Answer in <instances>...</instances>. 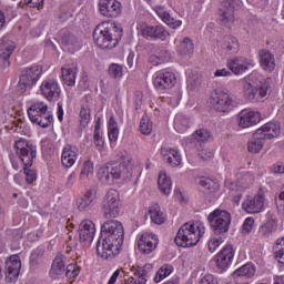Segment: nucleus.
Listing matches in <instances>:
<instances>
[{"label": "nucleus", "instance_id": "obj_1", "mask_svg": "<svg viewBox=\"0 0 284 284\" xmlns=\"http://www.w3.org/2000/svg\"><path fill=\"white\" fill-rule=\"evenodd\" d=\"M125 239L123 224L116 220H109L101 226V237L97 243L98 256L105 261L119 256L121 245Z\"/></svg>", "mask_w": 284, "mask_h": 284}, {"label": "nucleus", "instance_id": "obj_2", "mask_svg": "<svg viewBox=\"0 0 284 284\" xmlns=\"http://www.w3.org/2000/svg\"><path fill=\"white\" fill-rule=\"evenodd\" d=\"M121 39H123V28L112 21L99 23L93 30V41L102 50L116 48Z\"/></svg>", "mask_w": 284, "mask_h": 284}, {"label": "nucleus", "instance_id": "obj_3", "mask_svg": "<svg viewBox=\"0 0 284 284\" xmlns=\"http://www.w3.org/2000/svg\"><path fill=\"white\" fill-rule=\"evenodd\" d=\"M130 165H132V156L125 155L122 159V163L113 162L105 166H101L98 170V179L103 185H112L114 181H128L132 173L130 172Z\"/></svg>", "mask_w": 284, "mask_h": 284}, {"label": "nucleus", "instance_id": "obj_4", "mask_svg": "<svg viewBox=\"0 0 284 284\" xmlns=\"http://www.w3.org/2000/svg\"><path fill=\"white\" fill-rule=\"evenodd\" d=\"M14 150L17 156H19L24 165L23 170L27 183H34V181H37V171L30 168H32V163H34V159H37V146L28 142V140L20 138L14 142Z\"/></svg>", "mask_w": 284, "mask_h": 284}, {"label": "nucleus", "instance_id": "obj_5", "mask_svg": "<svg viewBox=\"0 0 284 284\" xmlns=\"http://www.w3.org/2000/svg\"><path fill=\"white\" fill-rule=\"evenodd\" d=\"M204 234L203 224L186 222L179 229L174 242L179 247H194Z\"/></svg>", "mask_w": 284, "mask_h": 284}, {"label": "nucleus", "instance_id": "obj_6", "mask_svg": "<svg viewBox=\"0 0 284 284\" xmlns=\"http://www.w3.org/2000/svg\"><path fill=\"white\" fill-rule=\"evenodd\" d=\"M27 112L31 123H36L40 128H50L52 125L53 116L48 103L37 101L31 104Z\"/></svg>", "mask_w": 284, "mask_h": 284}, {"label": "nucleus", "instance_id": "obj_7", "mask_svg": "<svg viewBox=\"0 0 284 284\" xmlns=\"http://www.w3.org/2000/svg\"><path fill=\"white\" fill-rule=\"evenodd\" d=\"M41 74H43V67L33 64L31 67L26 68L20 73V79L18 82V90L20 92H28V90H32L39 79H41Z\"/></svg>", "mask_w": 284, "mask_h": 284}, {"label": "nucleus", "instance_id": "obj_8", "mask_svg": "<svg viewBox=\"0 0 284 284\" xmlns=\"http://www.w3.org/2000/svg\"><path fill=\"white\" fill-rule=\"evenodd\" d=\"M207 221L214 234H225L230 231L232 215L225 210L216 209L209 214Z\"/></svg>", "mask_w": 284, "mask_h": 284}, {"label": "nucleus", "instance_id": "obj_9", "mask_svg": "<svg viewBox=\"0 0 284 284\" xmlns=\"http://www.w3.org/2000/svg\"><path fill=\"white\" fill-rule=\"evenodd\" d=\"M210 104L217 112H230L236 105V101L226 89H216L210 98Z\"/></svg>", "mask_w": 284, "mask_h": 284}, {"label": "nucleus", "instance_id": "obj_10", "mask_svg": "<svg viewBox=\"0 0 284 284\" xmlns=\"http://www.w3.org/2000/svg\"><path fill=\"white\" fill-rule=\"evenodd\" d=\"M121 212V197L119 191L110 189L102 201V214L104 219H116Z\"/></svg>", "mask_w": 284, "mask_h": 284}, {"label": "nucleus", "instance_id": "obj_11", "mask_svg": "<svg viewBox=\"0 0 284 284\" xmlns=\"http://www.w3.org/2000/svg\"><path fill=\"white\" fill-rule=\"evenodd\" d=\"M256 88L258 84L256 83V73H252L245 78L243 83V97L246 101H263V97L265 94V89H260V92L256 93Z\"/></svg>", "mask_w": 284, "mask_h": 284}, {"label": "nucleus", "instance_id": "obj_12", "mask_svg": "<svg viewBox=\"0 0 284 284\" xmlns=\"http://www.w3.org/2000/svg\"><path fill=\"white\" fill-rule=\"evenodd\" d=\"M241 6V0H223L220 6L219 21L222 26L234 23V10Z\"/></svg>", "mask_w": 284, "mask_h": 284}, {"label": "nucleus", "instance_id": "obj_13", "mask_svg": "<svg viewBox=\"0 0 284 284\" xmlns=\"http://www.w3.org/2000/svg\"><path fill=\"white\" fill-rule=\"evenodd\" d=\"M234 246L226 244L213 258L220 272H226L234 261Z\"/></svg>", "mask_w": 284, "mask_h": 284}, {"label": "nucleus", "instance_id": "obj_14", "mask_svg": "<svg viewBox=\"0 0 284 284\" xmlns=\"http://www.w3.org/2000/svg\"><path fill=\"white\" fill-rule=\"evenodd\" d=\"M14 41L4 37L0 40V74H3L10 68V55L14 52Z\"/></svg>", "mask_w": 284, "mask_h": 284}, {"label": "nucleus", "instance_id": "obj_15", "mask_svg": "<svg viewBox=\"0 0 284 284\" xmlns=\"http://www.w3.org/2000/svg\"><path fill=\"white\" fill-rule=\"evenodd\" d=\"M40 92L47 101H59L61 99V87L54 79L43 80L40 85Z\"/></svg>", "mask_w": 284, "mask_h": 284}, {"label": "nucleus", "instance_id": "obj_16", "mask_svg": "<svg viewBox=\"0 0 284 284\" xmlns=\"http://www.w3.org/2000/svg\"><path fill=\"white\" fill-rule=\"evenodd\" d=\"M176 84V75L171 71H160L155 74L153 80V85L158 92H164V90H170Z\"/></svg>", "mask_w": 284, "mask_h": 284}, {"label": "nucleus", "instance_id": "obj_17", "mask_svg": "<svg viewBox=\"0 0 284 284\" xmlns=\"http://www.w3.org/2000/svg\"><path fill=\"white\" fill-rule=\"evenodd\" d=\"M264 205L265 194L263 191H260L254 196H248L245 199L242 204V209L244 212H247V214H258L260 212H263Z\"/></svg>", "mask_w": 284, "mask_h": 284}, {"label": "nucleus", "instance_id": "obj_18", "mask_svg": "<svg viewBox=\"0 0 284 284\" xmlns=\"http://www.w3.org/2000/svg\"><path fill=\"white\" fill-rule=\"evenodd\" d=\"M140 34L144 39H160V41H165L168 37H170V32L165 29V27L159 26H148L142 24L140 26Z\"/></svg>", "mask_w": 284, "mask_h": 284}, {"label": "nucleus", "instance_id": "obj_19", "mask_svg": "<svg viewBox=\"0 0 284 284\" xmlns=\"http://www.w3.org/2000/svg\"><path fill=\"white\" fill-rule=\"evenodd\" d=\"M21 272V257L19 255H11L6 261V282L16 283Z\"/></svg>", "mask_w": 284, "mask_h": 284}, {"label": "nucleus", "instance_id": "obj_20", "mask_svg": "<svg viewBox=\"0 0 284 284\" xmlns=\"http://www.w3.org/2000/svg\"><path fill=\"white\" fill-rule=\"evenodd\" d=\"M99 11L102 17L116 19L121 14V2L118 0H100Z\"/></svg>", "mask_w": 284, "mask_h": 284}, {"label": "nucleus", "instance_id": "obj_21", "mask_svg": "<svg viewBox=\"0 0 284 284\" xmlns=\"http://www.w3.org/2000/svg\"><path fill=\"white\" fill-rule=\"evenodd\" d=\"M261 122V113L252 109H244L237 115V123L240 128H252Z\"/></svg>", "mask_w": 284, "mask_h": 284}, {"label": "nucleus", "instance_id": "obj_22", "mask_svg": "<svg viewBox=\"0 0 284 284\" xmlns=\"http://www.w3.org/2000/svg\"><path fill=\"white\" fill-rule=\"evenodd\" d=\"M159 245V237L153 233H144L138 240V250L142 254H152Z\"/></svg>", "mask_w": 284, "mask_h": 284}, {"label": "nucleus", "instance_id": "obj_23", "mask_svg": "<svg viewBox=\"0 0 284 284\" xmlns=\"http://www.w3.org/2000/svg\"><path fill=\"white\" fill-rule=\"evenodd\" d=\"M227 68L231 70V72H233V74H243L251 68H254V60L247 59L245 57H237L227 62Z\"/></svg>", "mask_w": 284, "mask_h": 284}, {"label": "nucleus", "instance_id": "obj_24", "mask_svg": "<svg viewBox=\"0 0 284 284\" xmlns=\"http://www.w3.org/2000/svg\"><path fill=\"white\" fill-rule=\"evenodd\" d=\"M80 241L84 245H91L92 241H94V234H97V226L94 225V222L91 220H84L80 224Z\"/></svg>", "mask_w": 284, "mask_h": 284}, {"label": "nucleus", "instance_id": "obj_25", "mask_svg": "<svg viewBox=\"0 0 284 284\" xmlns=\"http://www.w3.org/2000/svg\"><path fill=\"white\" fill-rule=\"evenodd\" d=\"M79 159V146L74 144H65L62 149L61 163L63 168L70 169Z\"/></svg>", "mask_w": 284, "mask_h": 284}, {"label": "nucleus", "instance_id": "obj_26", "mask_svg": "<svg viewBox=\"0 0 284 284\" xmlns=\"http://www.w3.org/2000/svg\"><path fill=\"white\" fill-rule=\"evenodd\" d=\"M161 155L163 161L170 165V168H179L181 163H183V158H181V153L176 149H172L170 146L161 148Z\"/></svg>", "mask_w": 284, "mask_h": 284}, {"label": "nucleus", "instance_id": "obj_27", "mask_svg": "<svg viewBox=\"0 0 284 284\" xmlns=\"http://www.w3.org/2000/svg\"><path fill=\"white\" fill-rule=\"evenodd\" d=\"M219 48L225 52V54H239L241 50V44L239 39L234 36H224L220 42Z\"/></svg>", "mask_w": 284, "mask_h": 284}, {"label": "nucleus", "instance_id": "obj_28", "mask_svg": "<svg viewBox=\"0 0 284 284\" xmlns=\"http://www.w3.org/2000/svg\"><path fill=\"white\" fill-rule=\"evenodd\" d=\"M260 65L264 72H274L276 70V58L267 49L258 51Z\"/></svg>", "mask_w": 284, "mask_h": 284}, {"label": "nucleus", "instance_id": "obj_29", "mask_svg": "<svg viewBox=\"0 0 284 284\" xmlns=\"http://www.w3.org/2000/svg\"><path fill=\"white\" fill-rule=\"evenodd\" d=\"M256 136H262V139L270 140V139H276L278 134H281V125L278 123L274 122H267L262 128L257 129Z\"/></svg>", "mask_w": 284, "mask_h": 284}, {"label": "nucleus", "instance_id": "obj_30", "mask_svg": "<svg viewBox=\"0 0 284 284\" xmlns=\"http://www.w3.org/2000/svg\"><path fill=\"white\" fill-rule=\"evenodd\" d=\"M94 105V100H92V97L85 95L82 100V104L80 108V123L81 125L85 126L88 123H90L92 119V108Z\"/></svg>", "mask_w": 284, "mask_h": 284}, {"label": "nucleus", "instance_id": "obj_31", "mask_svg": "<svg viewBox=\"0 0 284 284\" xmlns=\"http://www.w3.org/2000/svg\"><path fill=\"white\" fill-rule=\"evenodd\" d=\"M49 274L51 278H59V276L65 274V262L63 261V255L55 256Z\"/></svg>", "mask_w": 284, "mask_h": 284}, {"label": "nucleus", "instance_id": "obj_32", "mask_svg": "<svg viewBox=\"0 0 284 284\" xmlns=\"http://www.w3.org/2000/svg\"><path fill=\"white\" fill-rule=\"evenodd\" d=\"M149 215L152 223H155V225H163V223L168 221V215L161 211V206L159 204H153L149 207Z\"/></svg>", "mask_w": 284, "mask_h": 284}, {"label": "nucleus", "instance_id": "obj_33", "mask_svg": "<svg viewBox=\"0 0 284 284\" xmlns=\"http://www.w3.org/2000/svg\"><path fill=\"white\" fill-rule=\"evenodd\" d=\"M256 274V266L252 263H246L233 272L234 278H252Z\"/></svg>", "mask_w": 284, "mask_h": 284}, {"label": "nucleus", "instance_id": "obj_34", "mask_svg": "<svg viewBox=\"0 0 284 284\" xmlns=\"http://www.w3.org/2000/svg\"><path fill=\"white\" fill-rule=\"evenodd\" d=\"M77 72H79L77 67H62V79L65 85L72 87L77 83Z\"/></svg>", "mask_w": 284, "mask_h": 284}, {"label": "nucleus", "instance_id": "obj_35", "mask_svg": "<svg viewBox=\"0 0 284 284\" xmlns=\"http://www.w3.org/2000/svg\"><path fill=\"white\" fill-rule=\"evenodd\" d=\"M158 185L160 192L162 194H165L166 196L171 194L172 192V179L168 176V173L161 171L158 179Z\"/></svg>", "mask_w": 284, "mask_h": 284}, {"label": "nucleus", "instance_id": "obj_36", "mask_svg": "<svg viewBox=\"0 0 284 284\" xmlns=\"http://www.w3.org/2000/svg\"><path fill=\"white\" fill-rule=\"evenodd\" d=\"M263 145H265V140L261 135H256V131L253 134L252 140L248 141L247 150L252 154H258L261 150H263Z\"/></svg>", "mask_w": 284, "mask_h": 284}, {"label": "nucleus", "instance_id": "obj_37", "mask_svg": "<svg viewBox=\"0 0 284 284\" xmlns=\"http://www.w3.org/2000/svg\"><path fill=\"white\" fill-rule=\"evenodd\" d=\"M190 125H192V121L190 118H186L184 114H178L174 120V128L176 132L183 134V132H187Z\"/></svg>", "mask_w": 284, "mask_h": 284}, {"label": "nucleus", "instance_id": "obj_38", "mask_svg": "<svg viewBox=\"0 0 284 284\" xmlns=\"http://www.w3.org/2000/svg\"><path fill=\"white\" fill-rule=\"evenodd\" d=\"M94 193L92 191H88L82 197L77 201L78 210H80V212L90 210V207H92V203H94Z\"/></svg>", "mask_w": 284, "mask_h": 284}, {"label": "nucleus", "instance_id": "obj_39", "mask_svg": "<svg viewBox=\"0 0 284 284\" xmlns=\"http://www.w3.org/2000/svg\"><path fill=\"white\" fill-rule=\"evenodd\" d=\"M94 176V162L87 160L82 164V170L80 172V181H88Z\"/></svg>", "mask_w": 284, "mask_h": 284}, {"label": "nucleus", "instance_id": "obj_40", "mask_svg": "<svg viewBox=\"0 0 284 284\" xmlns=\"http://www.w3.org/2000/svg\"><path fill=\"white\" fill-rule=\"evenodd\" d=\"M274 230H276V221H266L258 230L260 239H263L264 241L267 240L270 236H272V232H274Z\"/></svg>", "mask_w": 284, "mask_h": 284}, {"label": "nucleus", "instance_id": "obj_41", "mask_svg": "<svg viewBox=\"0 0 284 284\" xmlns=\"http://www.w3.org/2000/svg\"><path fill=\"white\" fill-rule=\"evenodd\" d=\"M180 54H192L194 52V43L190 38H184L176 48Z\"/></svg>", "mask_w": 284, "mask_h": 284}, {"label": "nucleus", "instance_id": "obj_42", "mask_svg": "<svg viewBox=\"0 0 284 284\" xmlns=\"http://www.w3.org/2000/svg\"><path fill=\"white\" fill-rule=\"evenodd\" d=\"M108 134H109V141H113V142L118 141L119 125L116 124V120H114V116H111L109 120Z\"/></svg>", "mask_w": 284, "mask_h": 284}, {"label": "nucleus", "instance_id": "obj_43", "mask_svg": "<svg viewBox=\"0 0 284 284\" xmlns=\"http://www.w3.org/2000/svg\"><path fill=\"white\" fill-rule=\"evenodd\" d=\"M172 270H173L172 265L164 264L156 272V274L154 276V282L155 283H161V281H163V278H168V276H170L172 274Z\"/></svg>", "mask_w": 284, "mask_h": 284}, {"label": "nucleus", "instance_id": "obj_44", "mask_svg": "<svg viewBox=\"0 0 284 284\" xmlns=\"http://www.w3.org/2000/svg\"><path fill=\"white\" fill-rule=\"evenodd\" d=\"M140 132L144 135L152 134V121L148 114H144L140 120Z\"/></svg>", "mask_w": 284, "mask_h": 284}, {"label": "nucleus", "instance_id": "obj_45", "mask_svg": "<svg viewBox=\"0 0 284 284\" xmlns=\"http://www.w3.org/2000/svg\"><path fill=\"white\" fill-rule=\"evenodd\" d=\"M195 141H199L200 143H205L207 141H212V132L207 129H200L196 130L193 134Z\"/></svg>", "mask_w": 284, "mask_h": 284}, {"label": "nucleus", "instance_id": "obj_46", "mask_svg": "<svg viewBox=\"0 0 284 284\" xmlns=\"http://www.w3.org/2000/svg\"><path fill=\"white\" fill-rule=\"evenodd\" d=\"M275 256L284 265V236L276 240L274 245Z\"/></svg>", "mask_w": 284, "mask_h": 284}, {"label": "nucleus", "instance_id": "obj_47", "mask_svg": "<svg viewBox=\"0 0 284 284\" xmlns=\"http://www.w3.org/2000/svg\"><path fill=\"white\" fill-rule=\"evenodd\" d=\"M109 75L111 79H121L123 77V65L116 63L110 64Z\"/></svg>", "mask_w": 284, "mask_h": 284}, {"label": "nucleus", "instance_id": "obj_48", "mask_svg": "<svg viewBox=\"0 0 284 284\" xmlns=\"http://www.w3.org/2000/svg\"><path fill=\"white\" fill-rule=\"evenodd\" d=\"M199 184L201 185V187H203L204 190H209L210 192H214V190L219 187V183L210 178L201 179Z\"/></svg>", "mask_w": 284, "mask_h": 284}, {"label": "nucleus", "instance_id": "obj_49", "mask_svg": "<svg viewBox=\"0 0 284 284\" xmlns=\"http://www.w3.org/2000/svg\"><path fill=\"white\" fill-rule=\"evenodd\" d=\"M255 83L257 84L255 94H258L261 92V90H263V88H264L263 99H265L267 97V90H268L270 85L267 84V82L264 79H262V78L260 79L257 75H255Z\"/></svg>", "mask_w": 284, "mask_h": 284}, {"label": "nucleus", "instance_id": "obj_50", "mask_svg": "<svg viewBox=\"0 0 284 284\" xmlns=\"http://www.w3.org/2000/svg\"><path fill=\"white\" fill-rule=\"evenodd\" d=\"M62 45H65V48H74L77 45V38L71 33H64L62 37Z\"/></svg>", "mask_w": 284, "mask_h": 284}, {"label": "nucleus", "instance_id": "obj_51", "mask_svg": "<svg viewBox=\"0 0 284 284\" xmlns=\"http://www.w3.org/2000/svg\"><path fill=\"white\" fill-rule=\"evenodd\" d=\"M201 88V79L199 77H192L187 80L189 92H196Z\"/></svg>", "mask_w": 284, "mask_h": 284}, {"label": "nucleus", "instance_id": "obj_52", "mask_svg": "<svg viewBox=\"0 0 284 284\" xmlns=\"http://www.w3.org/2000/svg\"><path fill=\"white\" fill-rule=\"evenodd\" d=\"M154 54H158L164 63L170 61V51L163 47H155Z\"/></svg>", "mask_w": 284, "mask_h": 284}, {"label": "nucleus", "instance_id": "obj_53", "mask_svg": "<svg viewBox=\"0 0 284 284\" xmlns=\"http://www.w3.org/2000/svg\"><path fill=\"white\" fill-rule=\"evenodd\" d=\"M80 272L81 271L79 270V266H77V264H69L67 266L65 276L68 278H77Z\"/></svg>", "mask_w": 284, "mask_h": 284}, {"label": "nucleus", "instance_id": "obj_54", "mask_svg": "<svg viewBox=\"0 0 284 284\" xmlns=\"http://www.w3.org/2000/svg\"><path fill=\"white\" fill-rule=\"evenodd\" d=\"M164 23L170 28H173V30H176V28H181V26L183 24L181 20L174 19L170 13L169 16H166Z\"/></svg>", "mask_w": 284, "mask_h": 284}, {"label": "nucleus", "instance_id": "obj_55", "mask_svg": "<svg viewBox=\"0 0 284 284\" xmlns=\"http://www.w3.org/2000/svg\"><path fill=\"white\" fill-rule=\"evenodd\" d=\"M93 143L97 148L101 150L103 148V138L101 136V132L99 131V126H95L94 133H93Z\"/></svg>", "mask_w": 284, "mask_h": 284}, {"label": "nucleus", "instance_id": "obj_56", "mask_svg": "<svg viewBox=\"0 0 284 284\" xmlns=\"http://www.w3.org/2000/svg\"><path fill=\"white\" fill-rule=\"evenodd\" d=\"M221 243H223V240L221 237L216 239L213 237L209 241V250L211 252H216V248L221 246Z\"/></svg>", "mask_w": 284, "mask_h": 284}, {"label": "nucleus", "instance_id": "obj_57", "mask_svg": "<svg viewBox=\"0 0 284 284\" xmlns=\"http://www.w3.org/2000/svg\"><path fill=\"white\" fill-rule=\"evenodd\" d=\"M199 284H219V281L214 275L206 274L200 280Z\"/></svg>", "mask_w": 284, "mask_h": 284}, {"label": "nucleus", "instance_id": "obj_58", "mask_svg": "<svg viewBox=\"0 0 284 284\" xmlns=\"http://www.w3.org/2000/svg\"><path fill=\"white\" fill-rule=\"evenodd\" d=\"M152 264H144L143 266H139L136 270V274H141L142 276H148L150 272H152Z\"/></svg>", "mask_w": 284, "mask_h": 284}, {"label": "nucleus", "instance_id": "obj_59", "mask_svg": "<svg viewBox=\"0 0 284 284\" xmlns=\"http://www.w3.org/2000/svg\"><path fill=\"white\" fill-rule=\"evenodd\" d=\"M252 227H254V220L253 217H247L243 223V231L246 232V234H250Z\"/></svg>", "mask_w": 284, "mask_h": 284}, {"label": "nucleus", "instance_id": "obj_60", "mask_svg": "<svg viewBox=\"0 0 284 284\" xmlns=\"http://www.w3.org/2000/svg\"><path fill=\"white\" fill-rule=\"evenodd\" d=\"M74 181H77V172L73 171L67 178L65 187H74Z\"/></svg>", "mask_w": 284, "mask_h": 284}, {"label": "nucleus", "instance_id": "obj_61", "mask_svg": "<svg viewBox=\"0 0 284 284\" xmlns=\"http://www.w3.org/2000/svg\"><path fill=\"white\" fill-rule=\"evenodd\" d=\"M44 0H24L26 6L28 8H43Z\"/></svg>", "mask_w": 284, "mask_h": 284}, {"label": "nucleus", "instance_id": "obj_62", "mask_svg": "<svg viewBox=\"0 0 284 284\" xmlns=\"http://www.w3.org/2000/svg\"><path fill=\"white\" fill-rule=\"evenodd\" d=\"M149 63H151L152 65H161V63H165L163 60H161V58L158 54H152L149 58Z\"/></svg>", "mask_w": 284, "mask_h": 284}, {"label": "nucleus", "instance_id": "obj_63", "mask_svg": "<svg viewBox=\"0 0 284 284\" xmlns=\"http://www.w3.org/2000/svg\"><path fill=\"white\" fill-rule=\"evenodd\" d=\"M214 77H232V71L231 70H227L225 68L223 69H217L215 72H214Z\"/></svg>", "mask_w": 284, "mask_h": 284}, {"label": "nucleus", "instance_id": "obj_64", "mask_svg": "<svg viewBox=\"0 0 284 284\" xmlns=\"http://www.w3.org/2000/svg\"><path fill=\"white\" fill-rule=\"evenodd\" d=\"M170 103L171 105H173L174 108H176V105H179V103H181V93H175L173 97L170 98Z\"/></svg>", "mask_w": 284, "mask_h": 284}]
</instances>
